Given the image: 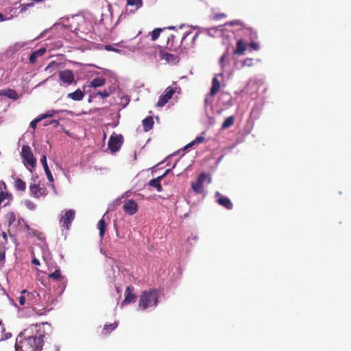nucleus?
Listing matches in <instances>:
<instances>
[{
    "label": "nucleus",
    "instance_id": "nucleus-1",
    "mask_svg": "<svg viewBox=\"0 0 351 351\" xmlns=\"http://www.w3.org/2000/svg\"><path fill=\"white\" fill-rule=\"evenodd\" d=\"M47 323L32 324L19 333L16 339V351H41L47 335L45 326Z\"/></svg>",
    "mask_w": 351,
    "mask_h": 351
},
{
    "label": "nucleus",
    "instance_id": "nucleus-2",
    "mask_svg": "<svg viewBox=\"0 0 351 351\" xmlns=\"http://www.w3.org/2000/svg\"><path fill=\"white\" fill-rule=\"evenodd\" d=\"M159 292L156 289L144 291L140 295L138 307L144 311L149 307H154L158 304Z\"/></svg>",
    "mask_w": 351,
    "mask_h": 351
},
{
    "label": "nucleus",
    "instance_id": "nucleus-3",
    "mask_svg": "<svg viewBox=\"0 0 351 351\" xmlns=\"http://www.w3.org/2000/svg\"><path fill=\"white\" fill-rule=\"evenodd\" d=\"M180 87L176 83H173L171 86H168L165 90L163 94L159 97L156 106L158 107H163L176 93H180Z\"/></svg>",
    "mask_w": 351,
    "mask_h": 351
},
{
    "label": "nucleus",
    "instance_id": "nucleus-4",
    "mask_svg": "<svg viewBox=\"0 0 351 351\" xmlns=\"http://www.w3.org/2000/svg\"><path fill=\"white\" fill-rule=\"evenodd\" d=\"M123 142V138L121 134H116L113 133L108 141V149L114 153L120 149L121 145Z\"/></svg>",
    "mask_w": 351,
    "mask_h": 351
},
{
    "label": "nucleus",
    "instance_id": "nucleus-5",
    "mask_svg": "<svg viewBox=\"0 0 351 351\" xmlns=\"http://www.w3.org/2000/svg\"><path fill=\"white\" fill-rule=\"evenodd\" d=\"M21 156L24 162L32 167H35L36 160L34 158L32 149L29 145H23L21 149Z\"/></svg>",
    "mask_w": 351,
    "mask_h": 351
},
{
    "label": "nucleus",
    "instance_id": "nucleus-6",
    "mask_svg": "<svg viewBox=\"0 0 351 351\" xmlns=\"http://www.w3.org/2000/svg\"><path fill=\"white\" fill-rule=\"evenodd\" d=\"M29 191L32 196L38 199L42 196H46L47 195V191L45 187H40L38 184L36 183V179L33 180L29 185Z\"/></svg>",
    "mask_w": 351,
    "mask_h": 351
},
{
    "label": "nucleus",
    "instance_id": "nucleus-7",
    "mask_svg": "<svg viewBox=\"0 0 351 351\" xmlns=\"http://www.w3.org/2000/svg\"><path fill=\"white\" fill-rule=\"evenodd\" d=\"M75 213L74 210L70 209L65 211V213L60 219V223L62 228L69 230L71 222L74 220Z\"/></svg>",
    "mask_w": 351,
    "mask_h": 351
},
{
    "label": "nucleus",
    "instance_id": "nucleus-8",
    "mask_svg": "<svg viewBox=\"0 0 351 351\" xmlns=\"http://www.w3.org/2000/svg\"><path fill=\"white\" fill-rule=\"evenodd\" d=\"M59 79L64 83L67 85H71L73 83L75 84V76L73 72L69 69H65L64 71H61L58 74Z\"/></svg>",
    "mask_w": 351,
    "mask_h": 351
},
{
    "label": "nucleus",
    "instance_id": "nucleus-9",
    "mask_svg": "<svg viewBox=\"0 0 351 351\" xmlns=\"http://www.w3.org/2000/svg\"><path fill=\"white\" fill-rule=\"evenodd\" d=\"M215 197L217 199V202L221 206L226 208L228 210H232L233 208V204L230 199L225 196H223L219 192L215 193Z\"/></svg>",
    "mask_w": 351,
    "mask_h": 351
},
{
    "label": "nucleus",
    "instance_id": "nucleus-10",
    "mask_svg": "<svg viewBox=\"0 0 351 351\" xmlns=\"http://www.w3.org/2000/svg\"><path fill=\"white\" fill-rule=\"evenodd\" d=\"M123 210L130 215H134L138 211V205L133 199H128L125 202Z\"/></svg>",
    "mask_w": 351,
    "mask_h": 351
},
{
    "label": "nucleus",
    "instance_id": "nucleus-11",
    "mask_svg": "<svg viewBox=\"0 0 351 351\" xmlns=\"http://www.w3.org/2000/svg\"><path fill=\"white\" fill-rule=\"evenodd\" d=\"M134 287L131 285L127 286L125 290V298L121 302V306L127 305L134 302L136 299V295L133 293Z\"/></svg>",
    "mask_w": 351,
    "mask_h": 351
},
{
    "label": "nucleus",
    "instance_id": "nucleus-12",
    "mask_svg": "<svg viewBox=\"0 0 351 351\" xmlns=\"http://www.w3.org/2000/svg\"><path fill=\"white\" fill-rule=\"evenodd\" d=\"M159 57L161 60H165L168 63H176L178 62V56L167 52L165 50L160 49Z\"/></svg>",
    "mask_w": 351,
    "mask_h": 351
},
{
    "label": "nucleus",
    "instance_id": "nucleus-13",
    "mask_svg": "<svg viewBox=\"0 0 351 351\" xmlns=\"http://www.w3.org/2000/svg\"><path fill=\"white\" fill-rule=\"evenodd\" d=\"M40 163L42 164L43 168H44V170H45V174L47 176V178L48 179V180L50 182H53V176H52V173L48 167V165H47V157L45 155H43L41 158H40Z\"/></svg>",
    "mask_w": 351,
    "mask_h": 351
},
{
    "label": "nucleus",
    "instance_id": "nucleus-14",
    "mask_svg": "<svg viewBox=\"0 0 351 351\" xmlns=\"http://www.w3.org/2000/svg\"><path fill=\"white\" fill-rule=\"evenodd\" d=\"M84 90L77 88L74 92L67 94V97L73 101H81L84 99Z\"/></svg>",
    "mask_w": 351,
    "mask_h": 351
},
{
    "label": "nucleus",
    "instance_id": "nucleus-15",
    "mask_svg": "<svg viewBox=\"0 0 351 351\" xmlns=\"http://www.w3.org/2000/svg\"><path fill=\"white\" fill-rule=\"evenodd\" d=\"M234 65L237 69H243L245 66L251 67L254 65V59L247 58L241 62H234Z\"/></svg>",
    "mask_w": 351,
    "mask_h": 351
},
{
    "label": "nucleus",
    "instance_id": "nucleus-16",
    "mask_svg": "<svg viewBox=\"0 0 351 351\" xmlns=\"http://www.w3.org/2000/svg\"><path fill=\"white\" fill-rule=\"evenodd\" d=\"M246 50V45L243 39H239L237 42L236 49L234 51V55H242Z\"/></svg>",
    "mask_w": 351,
    "mask_h": 351
},
{
    "label": "nucleus",
    "instance_id": "nucleus-17",
    "mask_svg": "<svg viewBox=\"0 0 351 351\" xmlns=\"http://www.w3.org/2000/svg\"><path fill=\"white\" fill-rule=\"evenodd\" d=\"M221 84L217 77H215L212 80V86L210 90V95L211 96L215 95L220 90Z\"/></svg>",
    "mask_w": 351,
    "mask_h": 351
},
{
    "label": "nucleus",
    "instance_id": "nucleus-18",
    "mask_svg": "<svg viewBox=\"0 0 351 351\" xmlns=\"http://www.w3.org/2000/svg\"><path fill=\"white\" fill-rule=\"evenodd\" d=\"M46 52L45 48H41L37 51H34L29 56V60L31 64H34L36 62V59L38 56H43Z\"/></svg>",
    "mask_w": 351,
    "mask_h": 351
},
{
    "label": "nucleus",
    "instance_id": "nucleus-19",
    "mask_svg": "<svg viewBox=\"0 0 351 351\" xmlns=\"http://www.w3.org/2000/svg\"><path fill=\"white\" fill-rule=\"evenodd\" d=\"M154 119L152 117H147L143 120V127L145 132L149 131L154 125Z\"/></svg>",
    "mask_w": 351,
    "mask_h": 351
},
{
    "label": "nucleus",
    "instance_id": "nucleus-20",
    "mask_svg": "<svg viewBox=\"0 0 351 351\" xmlns=\"http://www.w3.org/2000/svg\"><path fill=\"white\" fill-rule=\"evenodd\" d=\"M162 179V176H158L156 178L152 179L149 182V185L155 187L158 192L162 191V187L160 184V181Z\"/></svg>",
    "mask_w": 351,
    "mask_h": 351
},
{
    "label": "nucleus",
    "instance_id": "nucleus-21",
    "mask_svg": "<svg viewBox=\"0 0 351 351\" xmlns=\"http://www.w3.org/2000/svg\"><path fill=\"white\" fill-rule=\"evenodd\" d=\"M2 96H5L8 98L12 99H17L18 95L16 92L11 88H7L5 90H2Z\"/></svg>",
    "mask_w": 351,
    "mask_h": 351
},
{
    "label": "nucleus",
    "instance_id": "nucleus-22",
    "mask_svg": "<svg viewBox=\"0 0 351 351\" xmlns=\"http://www.w3.org/2000/svg\"><path fill=\"white\" fill-rule=\"evenodd\" d=\"M97 228L99 230V237L101 239H103L105 234V232L106 230V223L104 217L101 219L97 223Z\"/></svg>",
    "mask_w": 351,
    "mask_h": 351
},
{
    "label": "nucleus",
    "instance_id": "nucleus-23",
    "mask_svg": "<svg viewBox=\"0 0 351 351\" xmlns=\"http://www.w3.org/2000/svg\"><path fill=\"white\" fill-rule=\"evenodd\" d=\"M14 187L17 191L24 192L26 189V184L22 179L16 178L14 181Z\"/></svg>",
    "mask_w": 351,
    "mask_h": 351
},
{
    "label": "nucleus",
    "instance_id": "nucleus-24",
    "mask_svg": "<svg viewBox=\"0 0 351 351\" xmlns=\"http://www.w3.org/2000/svg\"><path fill=\"white\" fill-rule=\"evenodd\" d=\"M118 326V324L117 322L110 324H105L104 326V328L102 330V334L104 335H106L109 333H110L112 331H113Z\"/></svg>",
    "mask_w": 351,
    "mask_h": 351
},
{
    "label": "nucleus",
    "instance_id": "nucleus-25",
    "mask_svg": "<svg viewBox=\"0 0 351 351\" xmlns=\"http://www.w3.org/2000/svg\"><path fill=\"white\" fill-rule=\"evenodd\" d=\"M106 80L103 77H95L90 82V86L93 88H97L102 86L105 84Z\"/></svg>",
    "mask_w": 351,
    "mask_h": 351
},
{
    "label": "nucleus",
    "instance_id": "nucleus-26",
    "mask_svg": "<svg viewBox=\"0 0 351 351\" xmlns=\"http://www.w3.org/2000/svg\"><path fill=\"white\" fill-rule=\"evenodd\" d=\"M48 277L56 281H61L64 278L60 269H56L54 272L49 274Z\"/></svg>",
    "mask_w": 351,
    "mask_h": 351
},
{
    "label": "nucleus",
    "instance_id": "nucleus-27",
    "mask_svg": "<svg viewBox=\"0 0 351 351\" xmlns=\"http://www.w3.org/2000/svg\"><path fill=\"white\" fill-rule=\"evenodd\" d=\"M38 293H37L36 291L33 292H29L26 291V298L27 301L29 304H33L35 303L36 298L38 296Z\"/></svg>",
    "mask_w": 351,
    "mask_h": 351
},
{
    "label": "nucleus",
    "instance_id": "nucleus-28",
    "mask_svg": "<svg viewBox=\"0 0 351 351\" xmlns=\"http://www.w3.org/2000/svg\"><path fill=\"white\" fill-rule=\"evenodd\" d=\"M149 39L148 36L141 39V41L138 43V47L142 49H145L149 47Z\"/></svg>",
    "mask_w": 351,
    "mask_h": 351
},
{
    "label": "nucleus",
    "instance_id": "nucleus-29",
    "mask_svg": "<svg viewBox=\"0 0 351 351\" xmlns=\"http://www.w3.org/2000/svg\"><path fill=\"white\" fill-rule=\"evenodd\" d=\"M12 195L11 193L8 192H3L2 191L0 192V204H1L5 199H8V202L5 204V206H6L7 204H9V202L12 200Z\"/></svg>",
    "mask_w": 351,
    "mask_h": 351
},
{
    "label": "nucleus",
    "instance_id": "nucleus-30",
    "mask_svg": "<svg viewBox=\"0 0 351 351\" xmlns=\"http://www.w3.org/2000/svg\"><path fill=\"white\" fill-rule=\"evenodd\" d=\"M234 118L233 116H230L225 119L223 121L221 128L226 129L231 127L234 124Z\"/></svg>",
    "mask_w": 351,
    "mask_h": 351
},
{
    "label": "nucleus",
    "instance_id": "nucleus-31",
    "mask_svg": "<svg viewBox=\"0 0 351 351\" xmlns=\"http://www.w3.org/2000/svg\"><path fill=\"white\" fill-rule=\"evenodd\" d=\"M127 3L129 5L135 6L136 10L143 5L142 0H127Z\"/></svg>",
    "mask_w": 351,
    "mask_h": 351
},
{
    "label": "nucleus",
    "instance_id": "nucleus-32",
    "mask_svg": "<svg viewBox=\"0 0 351 351\" xmlns=\"http://www.w3.org/2000/svg\"><path fill=\"white\" fill-rule=\"evenodd\" d=\"M191 187L195 192L200 193L202 191L203 185L196 180L195 182L191 184Z\"/></svg>",
    "mask_w": 351,
    "mask_h": 351
},
{
    "label": "nucleus",
    "instance_id": "nucleus-33",
    "mask_svg": "<svg viewBox=\"0 0 351 351\" xmlns=\"http://www.w3.org/2000/svg\"><path fill=\"white\" fill-rule=\"evenodd\" d=\"M204 141V138L202 137V136H198L197 137L194 141H193L191 143H190L189 144H188L187 145L185 146L184 149H188L189 147H192L193 145H195V144H199V143H202Z\"/></svg>",
    "mask_w": 351,
    "mask_h": 351
},
{
    "label": "nucleus",
    "instance_id": "nucleus-34",
    "mask_svg": "<svg viewBox=\"0 0 351 351\" xmlns=\"http://www.w3.org/2000/svg\"><path fill=\"white\" fill-rule=\"evenodd\" d=\"M162 29L161 28H156L151 32L152 40L154 41L159 37Z\"/></svg>",
    "mask_w": 351,
    "mask_h": 351
},
{
    "label": "nucleus",
    "instance_id": "nucleus-35",
    "mask_svg": "<svg viewBox=\"0 0 351 351\" xmlns=\"http://www.w3.org/2000/svg\"><path fill=\"white\" fill-rule=\"evenodd\" d=\"M25 295H26V290H23L21 292V295L19 298V302L21 306H23L27 302V298Z\"/></svg>",
    "mask_w": 351,
    "mask_h": 351
},
{
    "label": "nucleus",
    "instance_id": "nucleus-36",
    "mask_svg": "<svg viewBox=\"0 0 351 351\" xmlns=\"http://www.w3.org/2000/svg\"><path fill=\"white\" fill-rule=\"evenodd\" d=\"M55 113H56V111H55L54 110H50L47 111L45 114H40V117L43 120L44 119L53 117Z\"/></svg>",
    "mask_w": 351,
    "mask_h": 351
},
{
    "label": "nucleus",
    "instance_id": "nucleus-37",
    "mask_svg": "<svg viewBox=\"0 0 351 351\" xmlns=\"http://www.w3.org/2000/svg\"><path fill=\"white\" fill-rule=\"evenodd\" d=\"M99 95L102 98H106L110 95V92L107 90H104L102 91H97L94 96Z\"/></svg>",
    "mask_w": 351,
    "mask_h": 351
},
{
    "label": "nucleus",
    "instance_id": "nucleus-38",
    "mask_svg": "<svg viewBox=\"0 0 351 351\" xmlns=\"http://www.w3.org/2000/svg\"><path fill=\"white\" fill-rule=\"evenodd\" d=\"M25 205L28 209L31 210H35L36 207V204L30 200H25Z\"/></svg>",
    "mask_w": 351,
    "mask_h": 351
},
{
    "label": "nucleus",
    "instance_id": "nucleus-39",
    "mask_svg": "<svg viewBox=\"0 0 351 351\" xmlns=\"http://www.w3.org/2000/svg\"><path fill=\"white\" fill-rule=\"evenodd\" d=\"M42 119H40V116L36 118L34 120L31 121L29 125L32 129H36L37 126V123L40 122Z\"/></svg>",
    "mask_w": 351,
    "mask_h": 351
},
{
    "label": "nucleus",
    "instance_id": "nucleus-40",
    "mask_svg": "<svg viewBox=\"0 0 351 351\" xmlns=\"http://www.w3.org/2000/svg\"><path fill=\"white\" fill-rule=\"evenodd\" d=\"M228 51H226L224 54H223L221 58H220V60H219V62H220V64H221V66L222 68L224 67V61L226 58V57L228 56Z\"/></svg>",
    "mask_w": 351,
    "mask_h": 351
},
{
    "label": "nucleus",
    "instance_id": "nucleus-41",
    "mask_svg": "<svg viewBox=\"0 0 351 351\" xmlns=\"http://www.w3.org/2000/svg\"><path fill=\"white\" fill-rule=\"evenodd\" d=\"M206 178V175H205L204 173H201V174L198 176L197 181L198 182L201 183V184L203 185V183H204V182L205 181Z\"/></svg>",
    "mask_w": 351,
    "mask_h": 351
},
{
    "label": "nucleus",
    "instance_id": "nucleus-42",
    "mask_svg": "<svg viewBox=\"0 0 351 351\" xmlns=\"http://www.w3.org/2000/svg\"><path fill=\"white\" fill-rule=\"evenodd\" d=\"M246 31L250 32V39L253 40L254 38H256L257 34L255 32H254L251 28L247 29Z\"/></svg>",
    "mask_w": 351,
    "mask_h": 351
},
{
    "label": "nucleus",
    "instance_id": "nucleus-43",
    "mask_svg": "<svg viewBox=\"0 0 351 351\" xmlns=\"http://www.w3.org/2000/svg\"><path fill=\"white\" fill-rule=\"evenodd\" d=\"M33 5H34L33 3H27V4H22L21 5V12H25L28 7H32Z\"/></svg>",
    "mask_w": 351,
    "mask_h": 351
},
{
    "label": "nucleus",
    "instance_id": "nucleus-44",
    "mask_svg": "<svg viewBox=\"0 0 351 351\" xmlns=\"http://www.w3.org/2000/svg\"><path fill=\"white\" fill-rule=\"evenodd\" d=\"M57 66H58V63L56 62H55V61H52L45 68V71L50 70L51 68H52V67H57Z\"/></svg>",
    "mask_w": 351,
    "mask_h": 351
},
{
    "label": "nucleus",
    "instance_id": "nucleus-45",
    "mask_svg": "<svg viewBox=\"0 0 351 351\" xmlns=\"http://www.w3.org/2000/svg\"><path fill=\"white\" fill-rule=\"evenodd\" d=\"M250 47L252 49L256 50V51H257V50H258L260 49V47H259L258 44H257L256 43H254V42H251L250 43Z\"/></svg>",
    "mask_w": 351,
    "mask_h": 351
},
{
    "label": "nucleus",
    "instance_id": "nucleus-46",
    "mask_svg": "<svg viewBox=\"0 0 351 351\" xmlns=\"http://www.w3.org/2000/svg\"><path fill=\"white\" fill-rule=\"evenodd\" d=\"M5 259V252L2 250H0V261H2Z\"/></svg>",
    "mask_w": 351,
    "mask_h": 351
},
{
    "label": "nucleus",
    "instance_id": "nucleus-47",
    "mask_svg": "<svg viewBox=\"0 0 351 351\" xmlns=\"http://www.w3.org/2000/svg\"><path fill=\"white\" fill-rule=\"evenodd\" d=\"M226 16V14H217L215 16V19H221V18H223Z\"/></svg>",
    "mask_w": 351,
    "mask_h": 351
},
{
    "label": "nucleus",
    "instance_id": "nucleus-48",
    "mask_svg": "<svg viewBox=\"0 0 351 351\" xmlns=\"http://www.w3.org/2000/svg\"><path fill=\"white\" fill-rule=\"evenodd\" d=\"M32 263L34 264V265H40V262L36 258H34L32 261Z\"/></svg>",
    "mask_w": 351,
    "mask_h": 351
},
{
    "label": "nucleus",
    "instance_id": "nucleus-49",
    "mask_svg": "<svg viewBox=\"0 0 351 351\" xmlns=\"http://www.w3.org/2000/svg\"><path fill=\"white\" fill-rule=\"evenodd\" d=\"M106 49L108 51H116L114 48L112 47L110 45H106Z\"/></svg>",
    "mask_w": 351,
    "mask_h": 351
},
{
    "label": "nucleus",
    "instance_id": "nucleus-50",
    "mask_svg": "<svg viewBox=\"0 0 351 351\" xmlns=\"http://www.w3.org/2000/svg\"><path fill=\"white\" fill-rule=\"evenodd\" d=\"M50 123L53 124L54 126H57L59 124V122L57 120H53Z\"/></svg>",
    "mask_w": 351,
    "mask_h": 351
},
{
    "label": "nucleus",
    "instance_id": "nucleus-51",
    "mask_svg": "<svg viewBox=\"0 0 351 351\" xmlns=\"http://www.w3.org/2000/svg\"><path fill=\"white\" fill-rule=\"evenodd\" d=\"M170 171H171V169H167V170L165 171V172L162 175H161L160 176H162V178H164V177H165V176H167V175L170 172Z\"/></svg>",
    "mask_w": 351,
    "mask_h": 351
},
{
    "label": "nucleus",
    "instance_id": "nucleus-52",
    "mask_svg": "<svg viewBox=\"0 0 351 351\" xmlns=\"http://www.w3.org/2000/svg\"><path fill=\"white\" fill-rule=\"evenodd\" d=\"M53 351H60V347L57 345L54 346Z\"/></svg>",
    "mask_w": 351,
    "mask_h": 351
},
{
    "label": "nucleus",
    "instance_id": "nucleus-53",
    "mask_svg": "<svg viewBox=\"0 0 351 351\" xmlns=\"http://www.w3.org/2000/svg\"><path fill=\"white\" fill-rule=\"evenodd\" d=\"M0 184H1V186H3L4 189H6V184L3 181H1Z\"/></svg>",
    "mask_w": 351,
    "mask_h": 351
},
{
    "label": "nucleus",
    "instance_id": "nucleus-54",
    "mask_svg": "<svg viewBox=\"0 0 351 351\" xmlns=\"http://www.w3.org/2000/svg\"><path fill=\"white\" fill-rule=\"evenodd\" d=\"M0 184H1V186H3L4 189H6V184L3 181H1Z\"/></svg>",
    "mask_w": 351,
    "mask_h": 351
},
{
    "label": "nucleus",
    "instance_id": "nucleus-55",
    "mask_svg": "<svg viewBox=\"0 0 351 351\" xmlns=\"http://www.w3.org/2000/svg\"><path fill=\"white\" fill-rule=\"evenodd\" d=\"M3 14H0V19H3Z\"/></svg>",
    "mask_w": 351,
    "mask_h": 351
},
{
    "label": "nucleus",
    "instance_id": "nucleus-56",
    "mask_svg": "<svg viewBox=\"0 0 351 351\" xmlns=\"http://www.w3.org/2000/svg\"><path fill=\"white\" fill-rule=\"evenodd\" d=\"M186 35L183 36L182 38V40H183L186 38Z\"/></svg>",
    "mask_w": 351,
    "mask_h": 351
},
{
    "label": "nucleus",
    "instance_id": "nucleus-57",
    "mask_svg": "<svg viewBox=\"0 0 351 351\" xmlns=\"http://www.w3.org/2000/svg\"><path fill=\"white\" fill-rule=\"evenodd\" d=\"M0 96H2V90H0Z\"/></svg>",
    "mask_w": 351,
    "mask_h": 351
},
{
    "label": "nucleus",
    "instance_id": "nucleus-58",
    "mask_svg": "<svg viewBox=\"0 0 351 351\" xmlns=\"http://www.w3.org/2000/svg\"><path fill=\"white\" fill-rule=\"evenodd\" d=\"M11 220H13V221H14V220H15V218H14V216H13V218H11Z\"/></svg>",
    "mask_w": 351,
    "mask_h": 351
},
{
    "label": "nucleus",
    "instance_id": "nucleus-59",
    "mask_svg": "<svg viewBox=\"0 0 351 351\" xmlns=\"http://www.w3.org/2000/svg\"><path fill=\"white\" fill-rule=\"evenodd\" d=\"M11 220H13V221H14V220H15V218H14V216H13V218H11Z\"/></svg>",
    "mask_w": 351,
    "mask_h": 351
},
{
    "label": "nucleus",
    "instance_id": "nucleus-60",
    "mask_svg": "<svg viewBox=\"0 0 351 351\" xmlns=\"http://www.w3.org/2000/svg\"><path fill=\"white\" fill-rule=\"evenodd\" d=\"M117 291L119 293V289L117 287Z\"/></svg>",
    "mask_w": 351,
    "mask_h": 351
},
{
    "label": "nucleus",
    "instance_id": "nucleus-61",
    "mask_svg": "<svg viewBox=\"0 0 351 351\" xmlns=\"http://www.w3.org/2000/svg\"><path fill=\"white\" fill-rule=\"evenodd\" d=\"M91 101V98H89L88 99V102H90Z\"/></svg>",
    "mask_w": 351,
    "mask_h": 351
},
{
    "label": "nucleus",
    "instance_id": "nucleus-62",
    "mask_svg": "<svg viewBox=\"0 0 351 351\" xmlns=\"http://www.w3.org/2000/svg\"><path fill=\"white\" fill-rule=\"evenodd\" d=\"M169 29H173L174 27H169Z\"/></svg>",
    "mask_w": 351,
    "mask_h": 351
}]
</instances>
